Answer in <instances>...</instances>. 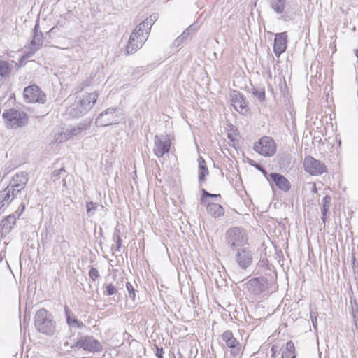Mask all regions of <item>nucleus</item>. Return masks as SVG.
Here are the masks:
<instances>
[{"instance_id":"f257e3e1","label":"nucleus","mask_w":358,"mask_h":358,"mask_svg":"<svg viewBox=\"0 0 358 358\" xmlns=\"http://www.w3.org/2000/svg\"><path fill=\"white\" fill-rule=\"evenodd\" d=\"M34 326L39 333L47 336L54 335L57 330L56 322L53 320L52 315L43 308L36 312Z\"/></svg>"},{"instance_id":"f03ea898","label":"nucleus","mask_w":358,"mask_h":358,"mask_svg":"<svg viewBox=\"0 0 358 358\" xmlns=\"http://www.w3.org/2000/svg\"><path fill=\"white\" fill-rule=\"evenodd\" d=\"M226 240L228 245L233 250L245 248L248 243L247 231L241 227H234L226 232Z\"/></svg>"},{"instance_id":"7ed1b4c3","label":"nucleus","mask_w":358,"mask_h":358,"mask_svg":"<svg viewBox=\"0 0 358 358\" xmlns=\"http://www.w3.org/2000/svg\"><path fill=\"white\" fill-rule=\"evenodd\" d=\"M72 349L83 350L91 353L101 352L103 346L101 343L92 336H80L71 345Z\"/></svg>"},{"instance_id":"20e7f679","label":"nucleus","mask_w":358,"mask_h":358,"mask_svg":"<svg viewBox=\"0 0 358 358\" xmlns=\"http://www.w3.org/2000/svg\"><path fill=\"white\" fill-rule=\"evenodd\" d=\"M254 150L264 157H271L276 152V145L272 138L264 136L254 144Z\"/></svg>"},{"instance_id":"39448f33","label":"nucleus","mask_w":358,"mask_h":358,"mask_svg":"<svg viewBox=\"0 0 358 358\" xmlns=\"http://www.w3.org/2000/svg\"><path fill=\"white\" fill-rule=\"evenodd\" d=\"M24 100L28 103H38L43 104L46 102V95L36 85L26 87L23 91Z\"/></svg>"},{"instance_id":"423d86ee","label":"nucleus","mask_w":358,"mask_h":358,"mask_svg":"<svg viewBox=\"0 0 358 358\" xmlns=\"http://www.w3.org/2000/svg\"><path fill=\"white\" fill-rule=\"evenodd\" d=\"M304 170L312 176H320L327 172V166L312 156H307L303 161Z\"/></svg>"},{"instance_id":"0eeeda50","label":"nucleus","mask_w":358,"mask_h":358,"mask_svg":"<svg viewBox=\"0 0 358 358\" xmlns=\"http://www.w3.org/2000/svg\"><path fill=\"white\" fill-rule=\"evenodd\" d=\"M234 252V259L239 268L246 270L252 265V252L248 248H238Z\"/></svg>"},{"instance_id":"6e6552de","label":"nucleus","mask_w":358,"mask_h":358,"mask_svg":"<svg viewBox=\"0 0 358 358\" xmlns=\"http://www.w3.org/2000/svg\"><path fill=\"white\" fill-rule=\"evenodd\" d=\"M3 118L8 129L21 127L28 122L27 113H3Z\"/></svg>"},{"instance_id":"1a4fd4ad","label":"nucleus","mask_w":358,"mask_h":358,"mask_svg":"<svg viewBox=\"0 0 358 358\" xmlns=\"http://www.w3.org/2000/svg\"><path fill=\"white\" fill-rule=\"evenodd\" d=\"M154 143V152L158 158L162 157L165 154L169 152L171 141L168 136L156 135L155 136Z\"/></svg>"},{"instance_id":"9d476101","label":"nucleus","mask_w":358,"mask_h":358,"mask_svg":"<svg viewBox=\"0 0 358 358\" xmlns=\"http://www.w3.org/2000/svg\"><path fill=\"white\" fill-rule=\"evenodd\" d=\"M268 280L264 276L253 278L246 284L247 289L255 295H258L266 290Z\"/></svg>"},{"instance_id":"9b49d317","label":"nucleus","mask_w":358,"mask_h":358,"mask_svg":"<svg viewBox=\"0 0 358 358\" xmlns=\"http://www.w3.org/2000/svg\"><path fill=\"white\" fill-rule=\"evenodd\" d=\"M266 179L271 186V183H273L279 189L285 192H287L291 188V185L289 180L283 175L279 173H271Z\"/></svg>"},{"instance_id":"f8f14e48","label":"nucleus","mask_w":358,"mask_h":358,"mask_svg":"<svg viewBox=\"0 0 358 358\" xmlns=\"http://www.w3.org/2000/svg\"><path fill=\"white\" fill-rule=\"evenodd\" d=\"M287 47V32L278 33L275 36L273 43V52L277 57L285 52Z\"/></svg>"},{"instance_id":"ddd939ff","label":"nucleus","mask_w":358,"mask_h":358,"mask_svg":"<svg viewBox=\"0 0 358 358\" xmlns=\"http://www.w3.org/2000/svg\"><path fill=\"white\" fill-rule=\"evenodd\" d=\"M222 339L227 346L231 349V354L234 356L238 355L240 352V343L234 336L233 333L230 330L224 331L222 334Z\"/></svg>"},{"instance_id":"4468645a","label":"nucleus","mask_w":358,"mask_h":358,"mask_svg":"<svg viewBox=\"0 0 358 358\" xmlns=\"http://www.w3.org/2000/svg\"><path fill=\"white\" fill-rule=\"evenodd\" d=\"M39 24L36 23L33 29L32 40L31 41V52L28 53L26 57H29L31 55H34L42 45L43 35L41 31H38Z\"/></svg>"},{"instance_id":"2eb2a0df","label":"nucleus","mask_w":358,"mask_h":358,"mask_svg":"<svg viewBox=\"0 0 358 358\" xmlns=\"http://www.w3.org/2000/svg\"><path fill=\"white\" fill-rule=\"evenodd\" d=\"M66 322L70 329H82L85 327L83 322L79 320L74 313L67 306L64 308Z\"/></svg>"},{"instance_id":"dca6fc26","label":"nucleus","mask_w":358,"mask_h":358,"mask_svg":"<svg viewBox=\"0 0 358 358\" xmlns=\"http://www.w3.org/2000/svg\"><path fill=\"white\" fill-rule=\"evenodd\" d=\"M231 105L238 112V110H243L246 108L247 102L243 96L239 92L231 90L229 94Z\"/></svg>"},{"instance_id":"f3484780","label":"nucleus","mask_w":358,"mask_h":358,"mask_svg":"<svg viewBox=\"0 0 358 358\" xmlns=\"http://www.w3.org/2000/svg\"><path fill=\"white\" fill-rule=\"evenodd\" d=\"M28 180V173L25 171H22L13 176L10 184L13 185L15 187L24 189Z\"/></svg>"},{"instance_id":"a211bd4d","label":"nucleus","mask_w":358,"mask_h":358,"mask_svg":"<svg viewBox=\"0 0 358 358\" xmlns=\"http://www.w3.org/2000/svg\"><path fill=\"white\" fill-rule=\"evenodd\" d=\"M98 96H99V94L96 92H94L88 94L87 96L83 97V99H82L80 101V104L81 107L84 110H90L93 107V106L95 104L96 99L98 98Z\"/></svg>"},{"instance_id":"6ab92c4d","label":"nucleus","mask_w":358,"mask_h":358,"mask_svg":"<svg viewBox=\"0 0 358 358\" xmlns=\"http://www.w3.org/2000/svg\"><path fill=\"white\" fill-rule=\"evenodd\" d=\"M148 30V28L145 27V25H142V22L140 23L136 29L133 31L131 35H134L139 42L141 45L146 41L148 35L145 34V31Z\"/></svg>"},{"instance_id":"aec40b11","label":"nucleus","mask_w":358,"mask_h":358,"mask_svg":"<svg viewBox=\"0 0 358 358\" xmlns=\"http://www.w3.org/2000/svg\"><path fill=\"white\" fill-rule=\"evenodd\" d=\"M206 210L210 215L215 218L222 216L224 213V208L220 204L215 203H208Z\"/></svg>"},{"instance_id":"412c9836","label":"nucleus","mask_w":358,"mask_h":358,"mask_svg":"<svg viewBox=\"0 0 358 358\" xmlns=\"http://www.w3.org/2000/svg\"><path fill=\"white\" fill-rule=\"evenodd\" d=\"M90 121H85L84 123H80L76 127L64 129L66 134H69L68 136V139L78 135L82 131L87 129L90 126Z\"/></svg>"},{"instance_id":"4be33fe9","label":"nucleus","mask_w":358,"mask_h":358,"mask_svg":"<svg viewBox=\"0 0 358 358\" xmlns=\"http://www.w3.org/2000/svg\"><path fill=\"white\" fill-rule=\"evenodd\" d=\"M16 217L14 215H9L0 222V227L4 230L5 234L9 233L15 224Z\"/></svg>"},{"instance_id":"5701e85b","label":"nucleus","mask_w":358,"mask_h":358,"mask_svg":"<svg viewBox=\"0 0 358 358\" xmlns=\"http://www.w3.org/2000/svg\"><path fill=\"white\" fill-rule=\"evenodd\" d=\"M199 162V183L204 182L206 180V176L209 174V171L207 167L205 159L199 156L198 159Z\"/></svg>"},{"instance_id":"b1692460","label":"nucleus","mask_w":358,"mask_h":358,"mask_svg":"<svg viewBox=\"0 0 358 358\" xmlns=\"http://www.w3.org/2000/svg\"><path fill=\"white\" fill-rule=\"evenodd\" d=\"M141 46L136 38L134 35H130L126 47L127 55L135 53Z\"/></svg>"},{"instance_id":"393cba45","label":"nucleus","mask_w":358,"mask_h":358,"mask_svg":"<svg viewBox=\"0 0 358 358\" xmlns=\"http://www.w3.org/2000/svg\"><path fill=\"white\" fill-rule=\"evenodd\" d=\"M287 0H271V8L277 13L282 14L286 8Z\"/></svg>"},{"instance_id":"a878e982","label":"nucleus","mask_w":358,"mask_h":358,"mask_svg":"<svg viewBox=\"0 0 358 358\" xmlns=\"http://www.w3.org/2000/svg\"><path fill=\"white\" fill-rule=\"evenodd\" d=\"M322 219L323 222H325L327 217L329 215V208L331 202V197L329 195H326L322 199Z\"/></svg>"},{"instance_id":"bb28decb","label":"nucleus","mask_w":358,"mask_h":358,"mask_svg":"<svg viewBox=\"0 0 358 358\" xmlns=\"http://www.w3.org/2000/svg\"><path fill=\"white\" fill-rule=\"evenodd\" d=\"M294 344L292 341L287 343L285 350L282 353V358H296Z\"/></svg>"},{"instance_id":"cd10ccee","label":"nucleus","mask_w":358,"mask_h":358,"mask_svg":"<svg viewBox=\"0 0 358 358\" xmlns=\"http://www.w3.org/2000/svg\"><path fill=\"white\" fill-rule=\"evenodd\" d=\"M66 173V172L64 168L54 170L52 173L51 179L52 180L53 182H55L56 181L59 180L60 178H62L61 182L62 183L63 186L65 187L66 186V180H65Z\"/></svg>"},{"instance_id":"c85d7f7f","label":"nucleus","mask_w":358,"mask_h":358,"mask_svg":"<svg viewBox=\"0 0 358 358\" xmlns=\"http://www.w3.org/2000/svg\"><path fill=\"white\" fill-rule=\"evenodd\" d=\"M251 94L254 98L257 99L260 103L265 101V89L262 87H252Z\"/></svg>"},{"instance_id":"c756f323","label":"nucleus","mask_w":358,"mask_h":358,"mask_svg":"<svg viewBox=\"0 0 358 358\" xmlns=\"http://www.w3.org/2000/svg\"><path fill=\"white\" fill-rule=\"evenodd\" d=\"M113 113H99V115L96 120V124L99 127H105L113 124V121L109 120L107 117L109 115Z\"/></svg>"},{"instance_id":"7c9ffc66","label":"nucleus","mask_w":358,"mask_h":358,"mask_svg":"<svg viewBox=\"0 0 358 358\" xmlns=\"http://www.w3.org/2000/svg\"><path fill=\"white\" fill-rule=\"evenodd\" d=\"M158 17L159 15L155 13L142 22V25H145V27L148 28V30L145 31L146 35L150 34L152 26L157 20Z\"/></svg>"},{"instance_id":"2f4dec72","label":"nucleus","mask_w":358,"mask_h":358,"mask_svg":"<svg viewBox=\"0 0 358 358\" xmlns=\"http://www.w3.org/2000/svg\"><path fill=\"white\" fill-rule=\"evenodd\" d=\"M257 273L264 274L266 276V278L267 277H269L271 280H273L277 278V273L275 272V267L273 265L262 270L257 271Z\"/></svg>"},{"instance_id":"473e14b6","label":"nucleus","mask_w":358,"mask_h":358,"mask_svg":"<svg viewBox=\"0 0 358 358\" xmlns=\"http://www.w3.org/2000/svg\"><path fill=\"white\" fill-rule=\"evenodd\" d=\"M11 71V66L8 62L0 60V77L5 78L8 76Z\"/></svg>"},{"instance_id":"72a5a7b5","label":"nucleus","mask_w":358,"mask_h":358,"mask_svg":"<svg viewBox=\"0 0 358 358\" xmlns=\"http://www.w3.org/2000/svg\"><path fill=\"white\" fill-rule=\"evenodd\" d=\"M13 199H11V194H9L8 189H4L0 191V202L3 203L6 207L10 204Z\"/></svg>"},{"instance_id":"f704fd0d","label":"nucleus","mask_w":358,"mask_h":358,"mask_svg":"<svg viewBox=\"0 0 358 358\" xmlns=\"http://www.w3.org/2000/svg\"><path fill=\"white\" fill-rule=\"evenodd\" d=\"M201 203L203 205L207 204V198H217L220 197V194H211L208 192L205 189H201Z\"/></svg>"},{"instance_id":"c9c22d12","label":"nucleus","mask_w":358,"mask_h":358,"mask_svg":"<svg viewBox=\"0 0 358 358\" xmlns=\"http://www.w3.org/2000/svg\"><path fill=\"white\" fill-rule=\"evenodd\" d=\"M317 317L318 313L316 308L310 306V317L313 324V327L315 330H317Z\"/></svg>"},{"instance_id":"e433bc0d","label":"nucleus","mask_w":358,"mask_h":358,"mask_svg":"<svg viewBox=\"0 0 358 358\" xmlns=\"http://www.w3.org/2000/svg\"><path fill=\"white\" fill-rule=\"evenodd\" d=\"M113 239L116 243V251H119L121 246H122V238L120 237V229L115 228L113 235Z\"/></svg>"},{"instance_id":"4c0bfd02","label":"nucleus","mask_w":358,"mask_h":358,"mask_svg":"<svg viewBox=\"0 0 358 358\" xmlns=\"http://www.w3.org/2000/svg\"><path fill=\"white\" fill-rule=\"evenodd\" d=\"M229 128L230 133H228L227 138L232 142L236 141L235 136L238 134V131L231 123L227 124Z\"/></svg>"},{"instance_id":"58836bf2","label":"nucleus","mask_w":358,"mask_h":358,"mask_svg":"<svg viewBox=\"0 0 358 358\" xmlns=\"http://www.w3.org/2000/svg\"><path fill=\"white\" fill-rule=\"evenodd\" d=\"M69 134H67L65 129H64V130L61 132H59L57 134H55V142L57 143H61L62 142H64L68 139V136Z\"/></svg>"},{"instance_id":"ea45409f","label":"nucleus","mask_w":358,"mask_h":358,"mask_svg":"<svg viewBox=\"0 0 358 358\" xmlns=\"http://www.w3.org/2000/svg\"><path fill=\"white\" fill-rule=\"evenodd\" d=\"M98 206L97 203L90 201L87 202L86 203V210H87V214L89 217H91L94 215L95 210L96 209Z\"/></svg>"},{"instance_id":"a19ab883","label":"nucleus","mask_w":358,"mask_h":358,"mask_svg":"<svg viewBox=\"0 0 358 358\" xmlns=\"http://www.w3.org/2000/svg\"><path fill=\"white\" fill-rule=\"evenodd\" d=\"M189 33L187 31H184L182 34L178 36L173 43V45L175 47H178L186 39L189 37Z\"/></svg>"},{"instance_id":"79ce46f5","label":"nucleus","mask_w":358,"mask_h":358,"mask_svg":"<svg viewBox=\"0 0 358 358\" xmlns=\"http://www.w3.org/2000/svg\"><path fill=\"white\" fill-rule=\"evenodd\" d=\"M248 163L250 164V165L254 166L257 170H259L260 172H262V174L267 178V177L268 176L269 174L268 173L266 170L263 167L262 165L257 163L255 161H254L252 159H248Z\"/></svg>"},{"instance_id":"37998d69","label":"nucleus","mask_w":358,"mask_h":358,"mask_svg":"<svg viewBox=\"0 0 358 358\" xmlns=\"http://www.w3.org/2000/svg\"><path fill=\"white\" fill-rule=\"evenodd\" d=\"M103 288L105 289V290L103 291V294L106 296H112L117 291L116 287L111 283L105 284L103 285Z\"/></svg>"},{"instance_id":"c03bdc74","label":"nucleus","mask_w":358,"mask_h":358,"mask_svg":"<svg viewBox=\"0 0 358 358\" xmlns=\"http://www.w3.org/2000/svg\"><path fill=\"white\" fill-rule=\"evenodd\" d=\"M126 288L128 292V296L133 301V302H134L136 298V289L133 285L131 282H127L126 283Z\"/></svg>"},{"instance_id":"a18cd8bd","label":"nucleus","mask_w":358,"mask_h":358,"mask_svg":"<svg viewBox=\"0 0 358 358\" xmlns=\"http://www.w3.org/2000/svg\"><path fill=\"white\" fill-rule=\"evenodd\" d=\"M6 189H9V194H11V199H13L17 194L23 189L15 187L13 185L9 184Z\"/></svg>"},{"instance_id":"49530a36","label":"nucleus","mask_w":358,"mask_h":358,"mask_svg":"<svg viewBox=\"0 0 358 358\" xmlns=\"http://www.w3.org/2000/svg\"><path fill=\"white\" fill-rule=\"evenodd\" d=\"M271 266H272V264H269L268 259H262L257 264V271L262 270Z\"/></svg>"},{"instance_id":"de8ad7c7","label":"nucleus","mask_w":358,"mask_h":358,"mask_svg":"<svg viewBox=\"0 0 358 358\" xmlns=\"http://www.w3.org/2000/svg\"><path fill=\"white\" fill-rule=\"evenodd\" d=\"M89 275L93 281H96L100 276L99 271L95 268H90Z\"/></svg>"},{"instance_id":"09e8293b","label":"nucleus","mask_w":358,"mask_h":358,"mask_svg":"<svg viewBox=\"0 0 358 358\" xmlns=\"http://www.w3.org/2000/svg\"><path fill=\"white\" fill-rule=\"evenodd\" d=\"M279 87H280V92L281 94L285 96L287 93V83H286V81L284 80L283 83H282L280 81V84H279Z\"/></svg>"},{"instance_id":"8fccbe9b","label":"nucleus","mask_w":358,"mask_h":358,"mask_svg":"<svg viewBox=\"0 0 358 358\" xmlns=\"http://www.w3.org/2000/svg\"><path fill=\"white\" fill-rule=\"evenodd\" d=\"M164 351L162 347L159 348L156 346V352L155 355L157 358H164L163 357Z\"/></svg>"},{"instance_id":"3c124183","label":"nucleus","mask_w":358,"mask_h":358,"mask_svg":"<svg viewBox=\"0 0 358 358\" xmlns=\"http://www.w3.org/2000/svg\"><path fill=\"white\" fill-rule=\"evenodd\" d=\"M25 209V205L24 203H21L19 206L18 209L16 210V213L17 214L18 217L21 215L23 211Z\"/></svg>"},{"instance_id":"603ef678","label":"nucleus","mask_w":358,"mask_h":358,"mask_svg":"<svg viewBox=\"0 0 358 358\" xmlns=\"http://www.w3.org/2000/svg\"><path fill=\"white\" fill-rule=\"evenodd\" d=\"M185 31H187L189 33V35H190L192 32L196 31V27L194 26V24H192Z\"/></svg>"},{"instance_id":"864d4df0","label":"nucleus","mask_w":358,"mask_h":358,"mask_svg":"<svg viewBox=\"0 0 358 358\" xmlns=\"http://www.w3.org/2000/svg\"><path fill=\"white\" fill-rule=\"evenodd\" d=\"M277 350L275 346H273L271 348V357L272 358H275Z\"/></svg>"},{"instance_id":"5fc2aeb1","label":"nucleus","mask_w":358,"mask_h":358,"mask_svg":"<svg viewBox=\"0 0 358 358\" xmlns=\"http://www.w3.org/2000/svg\"><path fill=\"white\" fill-rule=\"evenodd\" d=\"M6 208L3 203L0 202V215L3 212L4 209Z\"/></svg>"},{"instance_id":"6e6d98bb","label":"nucleus","mask_w":358,"mask_h":358,"mask_svg":"<svg viewBox=\"0 0 358 358\" xmlns=\"http://www.w3.org/2000/svg\"><path fill=\"white\" fill-rule=\"evenodd\" d=\"M5 112L13 113V112H18V111L17 110H15V109H10V110H6Z\"/></svg>"},{"instance_id":"4d7b16f0","label":"nucleus","mask_w":358,"mask_h":358,"mask_svg":"<svg viewBox=\"0 0 358 358\" xmlns=\"http://www.w3.org/2000/svg\"><path fill=\"white\" fill-rule=\"evenodd\" d=\"M355 55L357 58V61H358V49L355 50Z\"/></svg>"},{"instance_id":"13d9d810","label":"nucleus","mask_w":358,"mask_h":358,"mask_svg":"<svg viewBox=\"0 0 358 358\" xmlns=\"http://www.w3.org/2000/svg\"><path fill=\"white\" fill-rule=\"evenodd\" d=\"M282 19L284 21H287V18L285 15L282 16Z\"/></svg>"},{"instance_id":"bf43d9fd","label":"nucleus","mask_w":358,"mask_h":358,"mask_svg":"<svg viewBox=\"0 0 358 358\" xmlns=\"http://www.w3.org/2000/svg\"><path fill=\"white\" fill-rule=\"evenodd\" d=\"M334 115V116L335 117L336 115V113H330V118L332 119L331 117V115Z\"/></svg>"},{"instance_id":"052dcab7","label":"nucleus","mask_w":358,"mask_h":358,"mask_svg":"<svg viewBox=\"0 0 358 358\" xmlns=\"http://www.w3.org/2000/svg\"><path fill=\"white\" fill-rule=\"evenodd\" d=\"M108 110H109V109L108 108V109H107V110H106L104 112L108 113Z\"/></svg>"},{"instance_id":"680f3d73","label":"nucleus","mask_w":358,"mask_h":358,"mask_svg":"<svg viewBox=\"0 0 358 358\" xmlns=\"http://www.w3.org/2000/svg\"><path fill=\"white\" fill-rule=\"evenodd\" d=\"M316 190V187L314 186V189H313V191H315Z\"/></svg>"},{"instance_id":"e2e57ef3","label":"nucleus","mask_w":358,"mask_h":358,"mask_svg":"<svg viewBox=\"0 0 358 358\" xmlns=\"http://www.w3.org/2000/svg\"><path fill=\"white\" fill-rule=\"evenodd\" d=\"M316 190V187L314 186V189H313V191H315Z\"/></svg>"},{"instance_id":"0e129e2a","label":"nucleus","mask_w":358,"mask_h":358,"mask_svg":"<svg viewBox=\"0 0 358 358\" xmlns=\"http://www.w3.org/2000/svg\"><path fill=\"white\" fill-rule=\"evenodd\" d=\"M64 345H68V342H66Z\"/></svg>"}]
</instances>
